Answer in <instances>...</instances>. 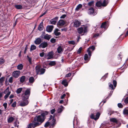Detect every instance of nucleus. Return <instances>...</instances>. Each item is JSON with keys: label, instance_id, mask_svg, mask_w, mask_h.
Returning <instances> with one entry per match:
<instances>
[{"label": "nucleus", "instance_id": "nucleus-1", "mask_svg": "<svg viewBox=\"0 0 128 128\" xmlns=\"http://www.w3.org/2000/svg\"><path fill=\"white\" fill-rule=\"evenodd\" d=\"M36 71L37 74H44L45 71V69L44 68H41L39 66H37L36 67Z\"/></svg>", "mask_w": 128, "mask_h": 128}, {"label": "nucleus", "instance_id": "nucleus-2", "mask_svg": "<svg viewBox=\"0 0 128 128\" xmlns=\"http://www.w3.org/2000/svg\"><path fill=\"white\" fill-rule=\"evenodd\" d=\"M30 94V90L29 89H27L24 93L22 94L23 99L27 100Z\"/></svg>", "mask_w": 128, "mask_h": 128}, {"label": "nucleus", "instance_id": "nucleus-3", "mask_svg": "<svg viewBox=\"0 0 128 128\" xmlns=\"http://www.w3.org/2000/svg\"><path fill=\"white\" fill-rule=\"evenodd\" d=\"M100 115V114L99 112H98L96 114L94 113L92 114L90 116V117L91 118L96 120L99 118Z\"/></svg>", "mask_w": 128, "mask_h": 128}, {"label": "nucleus", "instance_id": "nucleus-4", "mask_svg": "<svg viewBox=\"0 0 128 128\" xmlns=\"http://www.w3.org/2000/svg\"><path fill=\"white\" fill-rule=\"evenodd\" d=\"M23 100L22 101H20L18 102L19 106H26L28 104V102L27 100Z\"/></svg>", "mask_w": 128, "mask_h": 128}, {"label": "nucleus", "instance_id": "nucleus-5", "mask_svg": "<svg viewBox=\"0 0 128 128\" xmlns=\"http://www.w3.org/2000/svg\"><path fill=\"white\" fill-rule=\"evenodd\" d=\"M88 14L93 16H94L97 14L96 12H95L94 9L92 8H91L88 9Z\"/></svg>", "mask_w": 128, "mask_h": 128}, {"label": "nucleus", "instance_id": "nucleus-6", "mask_svg": "<svg viewBox=\"0 0 128 128\" xmlns=\"http://www.w3.org/2000/svg\"><path fill=\"white\" fill-rule=\"evenodd\" d=\"M49 120H51L52 122L50 123L52 127H54L56 124V120L53 117V116L52 115H50V118L49 119Z\"/></svg>", "mask_w": 128, "mask_h": 128}, {"label": "nucleus", "instance_id": "nucleus-7", "mask_svg": "<svg viewBox=\"0 0 128 128\" xmlns=\"http://www.w3.org/2000/svg\"><path fill=\"white\" fill-rule=\"evenodd\" d=\"M48 45V44L47 42L44 41L41 43L38 46V47L40 48H46Z\"/></svg>", "mask_w": 128, "mask_h": 128}, {"label": "nucleus", "instance_id": "nucleus-8", "mask_svg": "<svg viewBox=\"0 0 128 128\" xmlns=\"http://www.w3.org/2000/svg\"><path fill=\"white\" fill-rule=\"evenodd\" d=\"M53 52L52 51L49 52L47 56H45V57L47 60L51 59L53 58Z\"/></svg>", "mask_w": 128, "mask_h": 128}, {"label": "nucleus", "instance_id": "nucleus-9", "mask_svg": "<svg viewBox=\"0 0 128 128\" xmlns=\"http://www.w3.org/2000/svg\"><path fill=\"white\" fill-rule=\"evenodd\" d=\"M58 16L54 18L50 21V23L52 24H55L58 20Z\"/></svg>", "mask_w": 128, "mask_h": 128}, {"label": "nucleus", "instance_id": "nucleus-10", "mask_svg": "<svg viewBox=\"0 0 128 128\" xmlns=\"http://www.w3.org/2000/svg\"><path fill=\"white\" fill-rule=\"evenodd\" d=\"M4 93L6 94L4 97V98L6 99L8 98L10 94L11 93V92L9 91L8 89L7 88L5 90Z\"/></svg>", "mask_w": 128, "mask_h": 128}, {"label": "nucleus", "instance_id": "nucleus-11", "mask_svg": "<svg viewBox=\"0 0 128 128\" xmlns=\"http://www.w3.org/2000/svg\"><path fill=\"white\" fill-rule=\"evenodd\" d=\"M90 49H92V50H95V47L93 46H90L88 48L87 50V52L88 53V54L90 58L92 55L91 51L90 50Z\"/></svg>", "mask_w": 128, "mask_h": 128}, {"label": "nucleus", "instance_id": "nucleus-12", "mask_svg": "<svg viewBox=\"0 0 128 128\" xmlns=\"http://www.w3.org/2000/svg\"><path fill=\"white\" fill-rule=\"evenodd\" d=\"M20 71L19 70L13 72L12 76L14 78H18L20 75Z\"/></svg>", "mask_w": 128, "mask_h": 128}, {"label": "nucleus", "instance_id": "nucleus-13", "mask_svg": "<svg viewBox=\"0 0 128 128\" xmlns=\"http://www.w3.org/2000/svg\"><path fill=\"white\" fill-rule=\"evenodd\" d=\"M57 52L59 54H62L64 51V48L62 46H59L57 49Z\"/></svg>", "mask_w": 128, "mask_h": 128}, {"label": "nucleus", "instance_id": "nucleus-14", "mask_svg": "<svg viewBox=\"0 0 128 128\" xmlns=\"http://www.w3.org/2000/svg\"><path fill=\"white\" fill-rule=\"evenodd\" d=\"M74 27H78L80 25L81 22L77 20H75L74 22Z\"/></svg>", "mask_w": 128, "mask_h": 128}, {"label": "nucleus", "instance_id": "nucleus-15", "mask_svg": "<svg viewBox=\"0 0 128 128\" xmlns=\"http://www.w3.org/2000/svg\"><path fill=\"white\" fill-rule=\"evenodd\" d=\"M100 28L102 29L104 28L103 32L105 31L107 28L106 27V22H105L102 23L100 26Z\"/></svg>", "mask_w": 128, "mask_h": 128}, {"label": "nucleus", "instance_id": "nucleus-16", "mask_svg": "<svg viewBox=\"0 0 128 128\" xmlns=\"http://www.w3.org/2000/svg\"><path fill=\"white\" fill-rule=\"evenodd\" d=\"M86 30L85 28H84V30L83 28L80 27L78 28V33L79 34H81L83 32H84V33H85L86 32Z\"/></svg>", "mask_w": 128, "mask_h": 128}, {"label": "nucleus", "instance_id": "nucleus-17", "mask_svg": "<svg viewBox=\"0 0 128 128\" xmlns=\"http://www.w3.org/2000/svg\"><path fill=\"white\" fill-rule=\"evenodd\" d=\"M54 26L52 25L49 26L46 28V31L48 32H50L52 30Z\"/></svg>", "mask_w": 128, "mask_h": 128}, {"label": "nucleus", "instance_id": "nucleus-18", "mask_svg": "<svg viewBox=\"0 0 128 128\" xmlns=\"http://www.w3.org/2000/svg\"><path fill=\"white\" fill-rule=\"evenodd\" d=\"M43 25V22H42L40 24L38 28V29L39 30L41 31L43 30L44 28Z\"/></svg>", "mask_w": 128, "mask_h": 128}, {"label": "nucleus", "instance_id": "nucleus-19", "mask_svg": "<svg viewBox=\"0 0 128 128\" xmlns=\"http://www.w3.org/2000/svg\"><path fill=\"white\" fill-rule=\"evenodd\" d=\"M42 42V40L40 38H38L36 39L34 41V42L36 44L38 45L40 44Z\"/></svg>", "mask_w": 128, "mask_h": 128}, {"label": "nucleus", "instance_id": "nucleus-20", "mask_svg": "<svg viewBox=\"0 0 128 128\" xmlns=\"http://www.w3.org/2000/svg\"><path fill=\"white\" fill-rule=\"evenodd\" d=\"M65 24V22L63 20H60L58 22L57 24L58 26H62Z\"/></svg>", "mask_w": 128, "mask_h": 128}, {"label": "nucleus", "instance_id": "nucleus-21", "mask_svg": "<svg viewBox=\"0 0 128 128\" xmlns=\"http://www.w3.org/2000/svg\"><path fill=\"white\" fill-rule=\"evenodd\" d=\"M110 122H113L116 124H118V120L115 118H110Z\"/></svg>", "mask_w": 128, "mask_h": 128}, {"label": "nucleus", "instance_id": "nucleus-22", "mask_svg": "<svg viewBox=\"0 0 128 128\" xmlns=\"http://www.w3.org/2000/svg\"><path fill=\"white\" fill-rule=\"evenodd\" d=\"M14 118L12 116H9L8 118V123H10L13 121Z\"/></svg>", "mask_w": 128, "mask_h": 128}, {"label": "nucleus", "instance_id": "nucleus-23", "mask_svg": "<svg viewBox=\"0 0 128 128\" xmlns=\"http://www.w3.org/2000/svg\"><path fill=\"white\" fill-rule=\"evenodd\" d=\"M64 109V107L61 106L60 107L58 108L57 110V112L58 113H61Z\"/></svg>", "mask_w": 128, "mask_h": 128}, {"label": "nucleus", "instance_id": "nucleus-24", "mask_svg": "<svg viewBox=\"0 0 128 128\" xmlns=\"http://www.w3.org/2000/svg\"><path fill=\"white\" fill-rule=\"evenodd\" d=\"M58 29H56L54 32V34L56 36H58L61 34L60 32H58Z\"/></svg>", "mask_w": 128, "mask_h": 128}, {"label": "nucleus", "instance_id": "nucleus-25", "mask_svg": "<svg viewBox=\"0 0 128 128\" xmlns=\"http://www.w3.org/2000/svg\"><path fill=\"white\" fill-rule=\"evenodd\" d=\"M51 38V36L50 35H49L46 34L44 36V38L45 39L49 40Z\"/></svg>", "mask_w": 128, "mask_h": 128}, {"label": "nucleus", "instance_id": "nucleus-26", "mask_svg": "<svg viewBox=\"0 0 128 128\" xmlns=\"http://www.w3.org/2000/svg\"><path fill=\"white\" fill-rule=\"evenodd\" d=\"M14 6L15 8L18 10H21L22 8V6L20 5H15Z\"/></svg>", "mask_w": 128, "mask_h": 128}, {"label": "nucleus", "instance_id": "nucleus-27", "mask_svg": "<svg viewBox=\"0 0 128 128\" xmlns=\"http://www.w3.org/2000/svg\"><path fill=\"white\" fill-rule=\"evenodd\" d=\"M62 84L64 85L65 86H68V84L66 80H63L62 82Z\"/></svg>", "mask_w": 128, "mask_h": 128}, {"label": "nucleus", "instance_id": "nucleus-28", "mask_svg": "<svg viewBox=\"0 0 128 128\" xmlns=\"http://www.w3.org/2000/svg\"><path fill=\"white\" fill-rule=\"evenodd\" d=\"M82 6V4H78L76 8V10L78 11L79 9L81 8Z\"/></svg>", "mask_w": 128, "mask_h": 128}, {"label": "nucleus", "instance_id": "nucleus-29", "mask_svg": "<svg viewBox=\"0 0 128 128\" xmlns=\"http://www.w3.org/2000/svg\"><path fill=\"white\" fill-rule=\"evenodd\" d=\"M96 6L99 7L102 6V3L100 1H98L96 2Z\"/></svg>", "mask_w": 128, "mask_h": 128}, {"label": "nucleus", "instance_id": "nucleus-30", "mask_svg": "<svg viewBox=\"0 0 128 128\" xmlns=\"http://www.w3.org/2000/svg\"><path fill=\"white\" fill-rule=\"evenodd\" d=\"M29 80L30 83H33L34 81V78L33 77L31 76L29 78Z\"/></svg>", "mask_w": 128, "mask_h": 128}, {"label": "nucleus", "instance_id": "nucleus-31", "mask_svg": "<svg viewBox=\"0 0 128 128\" xmlns=\"http://www.w3.org/2000/svg\"><path fill=\"white\" fill-rule=\"evenodd\" d=\"M23 67V65L22 64H20L17 66V68L18 69L21 70L22 69Z\"/></svg>", "mask_w": 128, "mask_h": 128}, {"label": "nucleus", "instance_id": "nucleus-32", "mask_svg": "<svg viewBox=\"0 0 128 128\" xmlns=\"http://www.w3.org/2000/svg\"><path fill=\"white\" fill-rule=\"evenodd\" d=\"M25 77L24 76H22L21 77L20 79V82L22 83H23L24 81Z\"/></svg>", "mask_w": 128, "mask_h": 128}, {"label": "nucleus", "instance_id": "nucleus-33", "mask_svg": "<svg viewBox=\"0 0 128 128\" xmlns=\"http://www.w3.org/2000/svg\"><path fill=\"white\" fill-rule=\"evenodd\" d=\"M5 62V60L3 58H0V65L3 64Z\"/></svg>", "mask_w": 128, "mask_h": 128}, {"label": "nucleus", "instance_id": "nucleus-34", "mask_svg": "<svg viewBox=\"0 0 128 128\" xmlns=\"http://www.w3.org/2000/svg\"><path fill=\"white\" fill-rule=\"evenodd\" d=\"M36 47L34 44L32 45L31 46L30 50H33L36 49Z\"/></svg>", "mask_w": 128, "mask_h": 128}, {"label": "nucleus", "instance_id": "nucleus-35", "mask_svg": "<svg viewBox=\"0 0 128 128\" xmlns=\"http://www.w3.org/2000/svg\"><path fill=\"white\" fill-rule=\"evenodd\" d=\"M19 122L17 120L15 121L14 123V124L15 127H18V124Z\"/></svg>", "mask_w": 128, "mask_h": 128}, {"label": "nucleus", "instance_id": "nucleus-36", "mask_svg": "<svg viewBox=\"0 0 128 128\" xmlns=\"http://www.w3.org/2000/svg\"><path fill=\"white\" fill-rule=\"evenodd\" d=\"M22 90V88H20L17 89L16 91V93L17 94L20 93Z\"/></svg>", "mask_w": 128, "mask_h": 128}, {"label": "nucleus", "instance_id": "nucleus-37", "mask_svg": "<svg viewBox=\"0 0 128 128\" xmlns=\"http://www.w3.org/2000/svg\"><path fill=\"white\" fill-rule=\"evenodd\" d=\"M108 4V2L106 0H104L102 4V6H106Z\"/></svg>", "mask_w": 128, "mask_h": 128}, {"label": "nucleus", "instance_id": "nucleus-38", "mask_svg": "<svg viewBox=\"0 0 128 128\" xmlns=\"http://www.w3.org/2000/svg\"><path fill=\"white\" fill-rule=\"evenodd\" d=\"M123 113L124 115H127L128 114V110L126 108L124 109L123 111Z\"/></svg>", "mask_w": 128, "mask_h": 128}, {"label": "nucleus", "instance_id": "nucleus-39", "mask_svg": "<svg viewBox=\"0 0 128 128\" xmlns=\"http://www.w3.org/2000/svg\"><path fill=\"white\" fill-rule=\"evenodd\" d=\"M89 58H88V56L87 54H85L84 56V59L85 60H88V61L89 60L88 59Z\"/></svg>", "mask_w": 128, "mask_h": 128}, {"label": "nucleus", "instance_id": "nucleus-40", "mask_svg": "<svg viewBox=\"0 0 128 128\" xmlns=\"http://www.w3.org/2000/svg\"><path fill=\"white\" fill-rule=\"evenodd\" d=\"M68 43L69 44H72L73 45H75V42L74 40L69 41L68 42Z\"/></svg>", "mask_w": 128, "mask_h": 128}, {"label": "nucleus", "instance_id": "nucleus-41", "mask_svg": "<svg viewBox=\"0 0 128 128\" xmlns=\"http://www.w3.org/2000/svg\"><path fill=\"white\" fill-rule=\"evenodd\" d=\"M109 88L110 89H114V88L113 86V85L110 83H109L108 84Z\"/></svg>", "mask_w": 128, "mask_h": 128}, {"label": "nucleus", "instance_id": "nucleus-42", "mask_svg": "<svg viewBox=\"0 0 128 128\" xmlns=\"http://www.w3.org/2000/svg\"><path fill=\"white\" fill-rule=\"evenodd\" d=\"M56 64V62L55 61H51L50 62L49 64V65L50 66H54Z\"/></svg>", "mask_w": 128, "mask_h": 128}, {"label": "nucleus", "instance_id": "nucleus-43", "mask_svg": "<svg viewBox=\"0 0 128 128\" xmlns=\"http://www.w3.org/2000/svg\"><path fill=\"white\" fill-rule=\"evenodd\" d=\"M108 74H106L104 76H103L101 78L102 80H103V81L107 77Z\"/></svg>", "mask_w": 128, "mask_h": 128}, {"label": "nucleus", "instance_id": "nucleus-44", "mask_svg": "<svg viewBox=\"0 0 128 128\" xmlns=\"http://www.w3.org/2000/svg\"><path fill=\"white\" fill-rule=\"evenodd\" d=\"M5 79V78L2 77L0 78V84H2L4 81Z\"/></svg>", "mask_w": 128, "mask_h": 128}, {"label": "nucleus", "instance_id": "nucleus-45", "mask_svg": "<svg viewBox=\"0 0 128 128\" xmlns=\"http://www.w3.org/2000/svg\"><path fill=\"white\" fill-rule=\"evenodd\" d=\"M27 57L28 58V60L30 64H32V58H31L30 57L28 56H27Z\"/></svg>", "mask_w": 128, "mask_h": 128}, {"label": "nucleus", "instance_id": "nucleus-46", "mask_svg": "<svg viewBox=\"0 0 128 128\" xmlns=\"http://www.w3.org/2000/svg\"><path fill=\"white\" fill-rule=\"evenodd\" d=\"M82 50V48L81 47H80L79 48V49H78V50L77 51V54H80Z\"/></svg>", "mask_w": 128, "mask_h": 128}, {"label": "nucleus", "instance_id": "nucleus-47", "mask_svg": "<svg viewBox=\"0 0 128 128\" xmlns=\"http://www.w3.org/2000/svg\"><path fill=\"white\" fill-rule=\"evenodd\" d=\"M118 106L119 108H122L123 107V105L121 103H119L118 104Z\"/></svg>", "mask_w": 128, "mask_h": 128}, {"label": "nucleus", "instance_id": "nucleus-48", "mask_svg": "<svg viewBox=\"0 0 128 128\" xmlns=\"http://www.w3.org/2000/svg\"><path fill=\"white\" fill-rule=\"evenodd\" d=\"M13 77L12 76L10 77L8 81L9 82L12 83L13 82Z\"/></svg>", "mask_w": 128, "mask_h": 128}, {"label": "nucleus", "instance_id": "nucleus-49", "mask_svg": "<svg viewBox=\"0 0 128 128\" xmlns=\"http://www.w3.org/2000/svg\"><path fill=\"white\" fill-rule=\"evenodd\" d=\"M50 124V122H47L44 125V126L45 127H48Z\"/></svg>", "mask_w": 128, "mask_h": 128}, {"label": "nucleus", "instance_id": "nucleus-50", "mask_svg": "<svg viewBox=\"0 0 128 128\" xmlns=\"http://www.w3.org/2000/svg\"><path fill=\"white\" fill-rule=\"evenodd\" d=\"M125 103L126 104H128V97L125 98L124 100Z\"/></svg>", "mask_w": 128, "mask_h": 128}, {"label": "nucleus", "instance_id": "nucleus-51", "mask_svg": "<svg viewBox=\"0 0 128 128\" xmlns=\"http://www.w3.org/2000/svg\"><path fill=\"white\" fill-rule=\"evenodd\" d=\"M113 84L114 86V88L116 87L117 84V82L116 80H113Z\"/></svg>", "mask_w": 128, "mask_h": 128}, {"label": "nucleus", "instance_id": "nucleus-52", "mask_svg": "<svg viewBox=\"0 0 128 128\" xmlns=\"http://www.w3.org/2000/svg\"><path fill=\"white\" fill-rule=\"evenodd\" d=\"M50 42L52 43H54L56 42V40L54 38H52L50 40Z\"/></svg>", "mask_w": 128, "mask_h": 128}, {"label": "nucleus", "instance_id": "nucleus-53", "mask_svg": "<svg viewBox=\"0 0 128 128\" xmlns=\"http://www.w3.org/2000/svg\"><path fill=\"white\" fill-rule=\"evenodd\" d=\"M94 2L93 1H91L88 3V5L90 6H92L94 4Z\"/></svg>", "mask_w": 128, "mask_h": 128}, {"label": "nucleus", "instance_id": "nucleus-54", "mask_svg": "<svg viewBox=\"0 0 128 128\" xmlns=\"http://www.w3.org/2000/svg\"><path fill=\"white\" fill-rule=\"evenodd\" d=\"M42 34L40 36V37L42 38H44V36L45 35V33L44 32H42Z\"/></svg>", "mask_w": 128, "mask_h": 128}, {"label": "nucleus", "instance_id": "nucleus-55", "mask_svg": "<svg viewBox=\"0 0 128 128\" xmlns=\"http://www.w3.org/2000/svg\"><path fill=\"white\" fill-rule=\"evenodd\" d=\"M99 36V34H94L93 36V37L95 38H96L98 37Z\"/></svg>", "mask_w": 128, "mask_h": 128}, {"label": "nucleus", "instance_id": "nucleus-56", "mask_svg": "<svg viewBox=\"0 0 128 128\" xmlns=\"http://www.w3.org/2000/svg\"><path fill=\"white\" fill-rule=\"evenodd\" d=\"M16 102H14L12 104V106L13 107H14L16 106Z\"/></svg>", "mask_w": 128, "mask_h": 128}, {"label": "nucleus", "instance_id": "nucleus-57", "mask_svg": "<svg viewBox=\"0 0 128 128\" xmlns=\"http://www.w3.org/2000/svg\"><path fill=\"white\" fill-rule=\"evenodd\" d=\"M7 103H5L3 104V106L4 107L5 109H6L7 108Z\"/></svg>", "mask_w": 128, "mask_h": 128}, {"label": "nucleus", "instance_id": "nucleus-58", "mask_svg": "<svg viewBox=\"0 0 128 128\" xmlns=\"http://www.w3.org/2000/svg\"><path fill=\"white\" fill-rule=\"evenodd\" d=\"M55 109H53L50 110V112L52 114H53L55 112Z\"/></svg>", "mask_w": 128, "mask_h": 128}, {"label": "nucleus", "instance_id": "nucleus-59", "mask_svg": "<svg viewBox=\"0 0 128 128\" xmlns=\"http://www.w3.org/2000/svg\"><path fill=\"white\" fill-rule=\"evenodd\" d=\"M44 52H42V53H40V56L42 57L44 56Z\"/></svg>", "mask_w": 128, "mask_h": 128}, {"label": "nucleus", "instance_id": "nucleus-60", "mask_svg": "<svg viewBox=\"0 0 128 128\" xmlns=\"http://www.w3.org/2000/svg\"><path fill=\"white\" fill-rule=\"evenodd\" d=\"M66 16V15L65 14H64L62 15L60 17L61 18H65Z\"/></svg>", "mask_w": 128, "mask_h": 128}, {"label": "nucleus", "instance_id": "nucleus-61", "mask_svg": "<svg viewBox=\"0 0 128 128\" xmlns=\"http://www.w3.org/2000/svg\"><path fill=\"white\" fill-rule=\"evenodd\" d=\"M121 54L120 53V54L118 56V59L120 60H121L122 58L121 57Z\"/></svg>", "mask_w": 128, "mask_h": 128}, {"label": "nucleus", "instance_id": "nucleus-62", "mask_svg": "<svg viewBox=\"0 0 128 128\" xmlns=\"http://www.w3.org/2000/svg\"><path fill=\"white\" fill-rule=\"evenodd\" d=\"M47 11H46L44 13H43L40 16V17H42L44 15H45V14H46L47 13Z\"/></svg>", "mask_w": 128, "mask_h": 128}, {"label": "nucleus", "instance_id": "nucleus-63", "mask_svg": "<svg viewBox=\"0 0 128 128\" xmlns=\"http://www.w3.org/2000/svg\"><path fill=\"white\" fill-rule=\"evenodd\" d=\"M66 95L65 94H63L61 96V99H63L65 96H66Z\"/></svg>", "mask_w": 128, "mask_h": 128}, {"label": "nucleus", "instance_id": "nucleus-64", "mask_svg": "<svg viewBox=\"0 0 128 128\" xmlns=\"http://www.w3.org/2000/svg\"><path fill=\"white\" fill-rule=\"evenodd\" d=\"M71 75V74L70 73H68L66 74V77H69Z\"/></svg>", "mask_w": 128, "mask_h": 128}]
</instances>
